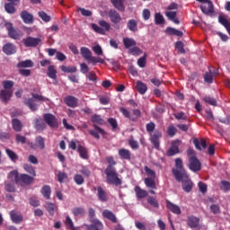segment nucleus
<instances>
[{
	"instance_id": "nucleus-30",
	"label": "nucleus",
	"mask_w": 230,
	"mask_h": 230,
	"mask_svg": "<svg viewBox=\"0 0 230 230\" xmlns=\"http://www.w3.org/2000/svg\"><path fill=\"white\" fill-rule=\"evenodd\" d=\"M144 182L146 188H149V190H157V185L155 184V178H146L144 180Z\"/></svg>"
},
{
	"instance_id": "nucleus-31",
	"label": "nucleus",
	"mask_w": 230,
	"mask_h": 230,
	"mask_svg": "<svg viewBox=\"0 0 230 230\" xmlns=\"http://www.w3.org/2000/svg\"><path fill=\"white\" fill-rule=\"evenodd\" d=\"M102 217H104V218H108V220H111V222H117L116 216L114 215V213H112V211L109 209H105L102 211Z\"/></svg>"
},
{
	"instance_id": "nucleus-17",
	"label": "nucleus",
	"mask_w": 230,
	"mask_h": 230,
	"mask_svg": "<svg viewBox=\"0 0 230 230\" xmlns=\"http://www.w3.org/2000/svg\"><path fill=\"white\" fill-rule=\"evenodd\" d=\"M162 136L163 134L159 131L150 134V141L156 150H159V137H162Z\"/></svg>"
},
{
	"instance_id": "nucleus-15",
	"label": "nucleus",
	"mask_w": 230,
	"mask_h": 230,
	"mask_svg": "<svg viewBox=\"0 0 230 230\" xmlns=\"http://www.w3.org/2000/svg\"><path fill=\"white\" fill-rule=\"evenodd\" d=\"M29 145L31 148H32V150H37V148H40V150H44V148L46 147L44 144V138L42 137H37L35 140V144L30 143Z\"/></svg>"
},
{
	"instance_id": "nucleus-39",
	"label": "nucleus",
	"mask_w": 230,
	"mask_h": 230,
	"mask_svg": "<svg viewBox=\"0 0 230 230\" xmlns=\"http://www.w3.org/2000/svg\"><path fill=\"white\" fill-rule=\"evenodd\" d=\"M49 78H51L52 80H57V69L54 66H49L48 67V73H47Z\"/></svg>"
},
{
	"instance_id": "nucleus-59",
	"label": "nucleus",
	"mask_w": 230,
	"mask_h": 230,
	"mask_svg": "<svg viewBox=\"0 0 230 230\" xmlns=\"http://www.w3.org/2000/svg\"><path fill=\"white\" fill-rule=\"evenodd\" d=\"M203 100H204V102H206V103H208L209 105L217 106V99H215L213 97L206 96V97H204Z\"/></svg>"
},
{
	"instance_id": "nucleus-32",
	"label": "nucleus",
	"mask_w": 230,
	"mask_h": 230,
	"mask_svg": "<svg viewBox=\"0 0 230 230\" xmlns=\"http://www.w3.org/2000/svg\"><path fill=\"white\" fill-rule=\"evenodd\" d=\"M41 194L44 199H49L51 197V187L49 185H44L41 188Z\"/></svg>"
},
{
	"instance_id": "nucleus-12",
	"label": "nucleus",
	"mask_w": 230,
	"mask_h": 230,
	"mask_svg": "<svg viewBox=\"0 0 230 230\" xmlns=\"http://www.w3.org/2000/svg\"><path fill=\"white\" fill-rule=\"evenodd\" d=\"M189 168L191 172H200L201 164L196 156L190 157Z\"/></svg>"
},
{
	"instance_id": "nucleus-34",
	"label": "nucleus",
	"mask_w": 230,
	"mask_h": 230,
	"mask_svg": "<svg viewBox=\"0 0 230 230\" xmlns=\"http://www.w3.org/2000/svg\"><path fill=\"white\" fill-rule=\"evenodd\" d=\"M137 89L139 94H145L148 91V87L141 81L137 82Z\"/></svg>"
},
{
	"instance_id": "nucleus-64",
	"label": "nucleus",
	"mask_w": 230,
	"mask_h": 230,
	"mask_svg": "<svg viewBox=\"0 0 230 230\" xmlns=\"http://www.w3.org/2000/svg\"><path fill=\"white\" fill-rule=\"evenodd\" d=\"M204 80L207 84H213V75L208 72L204 75Z\"/></svg>"
},
{
	"instance_id": "nucleus-7",
	"label": "nucleus",
	"mask_w": 230,
	"mask_h": 230,
	"mask_svg": "<svg viewBox=\"0 0 230 230\" xmlns=\"http://www.w3.org/2000/svg\"><path fill=\"white\" fill-rule=\"evenodd\" d=\"M92 30L100 35H105V33L111 30V24L102 20L99 21V26L95 23H92Z\"/></svg>"
},
{
	"instance_id": "nucleus-22",
	"label": "nucleus",
	"mask_w": 230,
	"mask_h": 230,
	"mask_svg": "<svg viewBox=\"0 0 230 230\" xmlns=\"http://www.w3.org/2000/svg\"><path fill=\"white\" fill-rule=\"evenodd\" d=\"M66 105H67V107H77L78 106V99H76V97L75 96H66L64 100Z\"/></svg>"
},
{
	"instance_id": "nucleus-49",
	"label": "nucleus",
	"mask_w": 230,
	"mask_h": 230,
	"mask_svg": "<svg viewBox=\"0 0 230 230\" xmlns=\"http://www.w3.org/2000/svg\"><path fill=\"white\" fill-rule=\"evenodd\" d=\"M61 71L64 73H76V66H61Z\"/></svg>"
},
{
	"instance_id": "nucleus-16",
	"label": "nucleus",
	"mask_w": 230,
	"mask_h": 230,
	"mask_svg": "<svg viewBox=\"0 0 230 230\" xmlns=\"http://www.w3.org/2000/svg\"><path fill=\"white\" fill-rule=\"evenodd\" d=\"M180 182H182V188L184 191H186L187 193H190V191H191V189L193 188V182H191V180L190 179V176L188 174L187 177L181 179Z\"/></svg>"
},
{
	"instance_id": "nucleus-50",
	"label": "nucleus",
	"mask_w": 230,
	"mask_h": 230,
	"mask_svg": "<svg viewBox=\"0 0 230 230\" xmlns=\"http://www.w3.org/2000/svg\"><path fill=\"white\" fill-rule=\"evenodd\" d=\"M119 111L123 114L125 118H128L131 119V121H136V119L134 117H130V111L127 110L126 108H119Z\"/></svg>"
},
{
	"instance_id": "nucleus-1",
	"label": "nucleus",
	"mask_w": 230,
	"mask_h": 230,
	"mask_svg": "<svg viewBox=\"0 0 230 230\" xmlns=\"http://www.w3.org/2000/svg\"><path fill=\"white\" fill-rule=\"evenodd\" d=\"M81 55L84 60L88 61V64H93V66H96L97 64H105V59L93 56V52H91V49L87 47L81 48Z\"/></svg>"
},
{
	"instance_id": "nucleus-60",
	"label": "nucleus",
	"mask_w": 230,
	"mask_h": 230,
	"mask_svg": "<svg viewBox=\"0 0 230 230\" xmlns=\"http://www.w3.org/2000/svg\"><path fill=\"white\" fill-rule=\"evenodd\" d=\"M58 182H64L65 181H67V174L66 172H59L58 173Z\"/></svg>"
},
{
	"instance_id": "nucleus-40",
	"label": "nucleus",
	"mask_w": 230,
	"mask_h": 230,
	"mask_svg": "<svg viewBox=\"0 0 230 230\" xmlns=\"http://www.w3.org/2000/svg\"><path fill=\"white\" fill-rule=\"evenodd\" d=\"M8 179L9 181H11V182H5V190L6 191H9L10 193L15 191V186H13L15 181L12 180V178H10V174L8 175Z\"/></svg>"
},
{
	"instance_id": "nucleus-10",
	"label": "nucleus",
	"mask_w": 230,
	"mask_h": 230,
	"mask_svg": "<svg viewBox=\"0 0 230 230\" xmlns=\"http://www.w3.org/2000/svg\"><path fill=\"white\" fill-rule=\"evenodd\" d=\"M40 42H42L40 38L27 37L23 39V44L26 48H37Z\"/></svg>"
},
{
	"instance_id": "nucleus-6",
	"label": "nucleus",
	"mask_w": 230,
	"mask_h": 230,
	"mask_svg": "<svg viewBox=\"0 0 230 230\" xmlns=\"http://www.w3.org/2000/svg\"><path fill=\"white\" fill-rule=\"evenodd\" d=\"M36 102H49V99L38 93H32V99H25L24 103L28 105L31 111H37L38 105Z\"/></svg>"
},
{
	"instance_id": "nucleus-5",
	"label": "nucleus",
	"mask_w": 230,
	"mask_h": 230,
	"mask_svg": "<svg viewBox=\"0 0 230 230\" xmlns=\"http://www.w3.org/2000/svg\"><path fill=\"white\" fill-rule=\"evenodd\" d=\"M3 85L5 90L0 92V100L6 103L12 98V94H13V92L11 90L13 87V82L4 81Z\"/></svg>"
},
{
	"instance_id": "nucleus-42",
	"label": "nucleus",
	"mask_w": 230,
	"mask_h": 230,
	"mask_svg": "<svg viewBox=\"0 0 230 230\" xmlns=\"http://www.w3.org/2000/svg\"><path fill=\"white\" fill-rule=\"evenodd\" d=\"M128 53L134 55L135 57H139L143 53V50L139 49V47L133 46L128 49Z\"/></svg>"
},
{
	"instance_id": "nucleus-13",
	"label": "nucleus",
	"mask_w": 230,
	"mask_h": 230,
	"mask_svg": "<svg viewBox=\"0 0 230 230\" xmlns=\"http://www.w3.org/2000/svg\"><path fill=\"white\" fill-rule=\"evenodd\" d=\"M93 128L94 129L89 130V135L93 136V137H95V139H100V136H105V130L96 126V124H93Z\"/></svg>"
},
{
	"instance_id": "nucleus-23",
	"label": "nucleus",
	"mask_w": 230,
	"mask_h": 230,
	"mask_svg": "<svg viewBox=\"0 0 230 230\" xmlns=\"http://www.w3.org/2000/svg\"><path fill=\"white\" fill-rule=\"evenodd\" d=\"M109 17L113 24H119L121 22V16L116 11H110Z\"/></svg>"
},
{
	"instance_id": "nucleus-51",
	"label": "nucleus",
	"mask_w": 230,
	"mask_h": 230,
	"mask_svg": "<svg viewBox=\"0 0 230 230\" xmlns=\"http://www.w3.org/2000/svg\"><path fill=\"white\" fill-rule=\"evenodd\" d=\"M145 172L148 176L147 179H155V172L154 170L148 168V166H146Z\"/></svg>"
},
{
	"instance_id": "nucleus-2",
	"label": "nucleus",
	"mask_w": 230,
	"mask_h": 230,
	"mask_svg": "<svg viewBox=\"0 0 230 230\" xmlns=\"http://www.w3.org/2000/svg\"><path fill=\"white\" fill-rule=\"evenodd\" d=\"M104 173L106 174V181L108 184H114L115 186L121 185V179L118 177V172H116L114 166L108 165Z\"/></svg>"
},
{
	"instance_id": "nucleus-62",
	"label": "nucleus",
	"mask_w": 230,
	"mask_h": 230,
	"mask_svg": "<svg viewBox=\"0 0 230 230\" xmlns=\"http://www.w3.org/2000/svg\"><path fill=\"white\" fill-rule=\"evenodd\" d=\"M167 134L168 136L173 137V136L177 134V128L174 126H169V128H167Z\"/></svg>"
},
{
	"instance_id": "nucleus-3",
	"label": "nucleus",
	"mask_w": 230,
	"mask_h": 230,
	"mask_svg": "<svg viewBox=\"0 0 230 230\" xmlns=\"http://www.w3.org/2000/svg\"><path fill=\"white\" fill-rule=\"evenodd\" d=\"M172 173L178 181H181V179H186L188 177L186 170H184V167H182V160L181 158L175 159V169H172Z\"/></svg>"
},
{
	"instance_id": "nucleus-43",
	"label": "nucleus",
	"mask_w": 230,
	"mask_h": 230,
	"mask_svg": "<svg viewBox=\"0 0 230 230\" xmlns=\"http://www.w3.org/2000/svg\"><path fill=\"white\" fill-rule=\"evenodd\" d=\"M13 128L16 132H21V130L22 128V123H21L19 119H13Z\"/></svg>"
},
{
	"instance_id": "nucleus-36",
	"label": "nucleus",
	"mask_w": 230,
	"mask_h": 230,
	"mask_svg": "<svg viewBox=\"0 0 230 230\" xmlns=\"http://www.w3.org/2000/svg\"><path fill=\"white\" fill-rule=\"evenodd\" d=\"M119 155L121 159L130 160V151L128 149L121 148L119 150Z\"/></svg>"
},
{
	"instance_id": "nucleus-61",
	"label": "nucleus",
	"mask_w": 230,
	"mask_h": 230,
	"mask_svg": "<svg viewBox=\"0 0 230 230\" xmlns=\"http://www.w3.org/2000/svg\"><path fill=\"white\" fill-rule=\"evenodd\" d=\"M25 172H28V173H30L31 175H33V177H35V169H33V166L30 165V164H25L23 166Z\"/></svg>"
},
{
	"instance_id": "nucleus-19",
	"label": "nucleus",
	"mask_w": 230,
	"mask_h": 230,
	"mask_svg": "<svg viewBox=\"0 0 230 230\" xmlns=\"http://www.w3.org/2000/svg\"><path fill=\"white\" fill-rule=\"evenodd\" d=\"M10 217L13 224H21L23 220L22 215L15 210L10 212Z\"/></svg>"
},
{
	"instance_id": "nucleus-4",
	"label": "nucleus",
	"mask_w": 230,
	"mask_h": 230,
	"mask_svg": "<svg viewBox=\"0 0 230 230\" xmlns=\"http://www.w3.org/2000/svg\"><path fill=\"white\" fill-rule=\"evenodd\" d=\"M9 179L15 181L16 184H31L33 179L27 174H21L17 171H13L9 173Z\"/></svg>"
},
{
	"instance_id": "nucleus-58",
	"label": "nucleus",
	"mask_w": 230,
	"mask_h": 230,
	"mask_svg": "<svg viewBox=\"0 0 230 230\" xmlns=\"http://www.w3.org/2000/svg\"><path fill=\"white\" fill-rule=\"evenodd\" d=\"M220 188L223 191H229L230 190V182L227 181H222Z\"/></svg>"
},
{
	"instance_id": "nucleus-46",
	"label": "nucleus",
	"mask_w": 230,
	"mask_h": 230,
	"mask_svg": "<svg viewBox=\"0 0 230 230\" xmlns=\"http://www.w3.org/2000/svg\"><path fill=\"white\" fill-rule=\"evenodd\" d=\"M18 67H33V61L27 59L18 64Z\"/></svg>"
},
{
	"instance_id": "nucleus-52",
	"label": "nucleus",
	"mask_w": 230,
	"mask_h": 230,
	"mask_svg": "<svg viewBox=\"0 0 230 230\" xmlns=\"http://www.w3.org/2000/svg\"><path fill=\"white\" fill-rule=\"evenodd\" d=\"M155 24H163L164 22V17L161 13H156L155 14Z\"/></svg>"
},
{
	"instance_id": "nucleus-38",
	"label": "nucleus",
	"mask_w": 230,
	"mask_h": 230,
	"mask_svg": "<svg viewBox=\"0 0 230 230\" xmlns=\"http://www.w3.org/2000/svg\"><path fill=\"white\" fill-rule=\"evenodd\" d=\"M113 6L119 12L125 11V5L123 4V0H111Z\"/></svg>"
},
{
	"instance_id": "nucleus-37",
	"label": "nucleus",
	"mask_w": 230,
	"mask_h": 230,
	"mask_svg": "<svg viewBox=\"0 0 230 230\" xmlns=\"http://www.w3.org/2000/svg\"><path fill=\"white\" fill-rule=\"evenodd\" d=\"M97 195H98L99 200H101L102 202H106L107 193L105 192V190H103L102 187L97 188Z\"/></svg>"
},
{
	"instance_id": "nucleus-55",
	"label": "nucleus",
	"mask_w": 230,
	"mask_h": 230,
	"mask_svg": "<svg viewBox=\"0 0 230 230\" xmlns=\"http://www.w3.org/2000/svg\"><path fill=\"white\" fill-rule=\"evenodd\" d=\"M36 130H44L46 128V124L42 119L37 120L35 123Z\"/></svg>"
},
{
	"instance_id": "nucleus-25",
	"label": "nucleus",
	"mask_w": 230,
	"mask_h": 230,
	"mask_svg": "<svg viewBox=\"0 0 230 230\" xmlns=\"http://www.w3.org/2000/svg\"><path fill=\"white\" fill-rule=\"evenodd\" d=\"M77 152L81 159H89V152L87 148L82 145L77 146Z\"/></svg>"
},
{
	"instance_id": "nucleus-14",
	"label": "nucleus",
	"mask_w": 230,
	"mask_h": 230,
	"mask_svg": "<svg viewBox=\"0 0 230 230\" xmlns=\"http://www.w3.org/2000/svg\"><path fill=\"white\" fill-rule=\"evenodd\" d=\"M181 145V140H174L171 144V147L167 151V155L172 156L175 154H179V146Z\"/></svg>"
},
{
	"instance_id": "nucleus-28",
	"label": "nucleus",
	"mask_w": 230,
	"mask_h": 230,
	"mask_svg": "<svg viewBox=\"0 0 230 230\" xmlns=\"http://www.w3.org/2000/svg\"><path fill=\"white\" fill-rule=\"evenodd\" d=\"M122 42H123L124 47L126 48V49H129L131 48H134V46H136V44H137V42L134 39L128 38V37L123 38Z\"/></svg>"
},
{
	"instance_id": "nucleus-48",
	"label": "nucleus",
	"mask_w": 230,
	"mask_h": 230,
	"mask_svg": "<svg viewBox=\"0 0 230 230\" xmlns=\"http://www.w3.org/2000/svg\"><path fill=\"white\" fill-rule=\"evenodd\" d=\"M4 9L7 13H15V6L12 3L5 4Z\"/></svg>"
},
{
	"instance_id": "nucleus-21",
	"label": "nucleus",
	"mask_w": 230,
	"mask_h": 230,
	"mask_svg": "<svg viewBox=\"0 0 230 230\" xmlns=\"http://www.w3.org/2000/svg\"><path fill=\"white\" fill-rule=\"evenodd\" d=\"M21 18L25 24H33V15L28 13V11H22L21 13Z\"/></svg>"
},
{
	"instance_id": "nucleus-45",
	"label": "nucleus",
	"mask_w": 230,
	"mask_h": 230,
	"mask_svg": "<svg viewBox=\"0 0 230 230\" xmlns=\"http://www.w3.org/2000/svg\"><path fill=\"white\" fill-rule=\"evenodd\" d=\"M92 49H93V53H95V55H97V57H102V55H103V49H102V46H100L98 44L93 46Z\"/></svg>"
},
{
	"instance_id": "nucleus-27",
	"label": "nucleus",
	"mask_w": 230,
	"mask_h": 230,
	"mask_svg": "<svg viewBox=\"0 0 230 230\" xmlns=\"http://www.w3.org/2000/svg\"><path fill=\"white\" fill-rule=\"evenodd\" d=\"M88 230H102L103 229V224L98 219H93L91 226H87Z\"/></svg>"
},
{
	"instance_id": "nucleus-29",
	"label": "nucleus",
	"mask_w": 230,
	"mask_h": 230,
	"mask_svg": "<svg viewBox=\"0 0 230 230\" xmlns=\"http://www.w3.org/2000/svg\"><path fill=\"white\" fill-rule=\"evenodd\" d=\"M165 15L169 21L174 22V24H179V19L177 18V13L173 11H167L165 12Z\"/></svg>"
},
{
	"instance_id": "nucleus-20",
	"label": "nucleus",
	"mask_w": 230,
	"mask_h": 230,
	"mask_svg": "<svg viewBox=\"0 0 230 230\" xmlns=\"http://www.w3.org/2000/svg\"><path fill=\"white\" fill-rule=\"evenodd\" d=\"M166 208L174 215H181V207L172 203L170 200H166Z\"/></svg>"
},
{
	"instance_id": "nucleus-24",
	"label": "nucleus",
	"mask_w": 230,
	"mask_h": 230,
	"mask_svg": "<svg viewBox=\"0 0 230 230\" xmlns=\"http://www.w3.org/2000/svg\"><path fill=\"white\" fill-rule=\"evenodd\" d=\"M3 51L5 53V55H13L17 51V49L15 46L12 43H7L4 45Z\"/></svg>"
},
{
	"instance_id": "nucleus-26",
	"label": "nucleus",
	"mask_w": 230,
	"mask_h": 230,
	"mask_svg": "<svg viewBox=\"0 0 230 230\" xmlns=\"http://www.w3.org/2000/svg\"><path fill=\"white\" fill-rule=\"evenodd\" d=\"M194 146L197 150H206L208 148V144L206 143V139L202 138L200 141L197 138L193 140Z\"/></svg>"
},
{
	"instance_id": "nucleus-54",
	"label": "nucleus",
	"mask_w": 230,
	"mask_h": 230,
	"mask_svg": "<svg viewBox=\"0 0 230 230\" xmlns=\"http://www.w3.org/2000/svg\"><path fill=\"white\" fill-rule=\"evenodd\" d=\"M45 208L47 211H49V215H55V204L53 203H46Z\"/></svg>"
},
{
	"instance_id": "nucleus-35",
	"label": "nucleus",
	"mask_w": 230,
	"mask_h": 230,
	"mask_svg": "<svg viewBox=\"0 0 230 230\" xmlns=\"http://www.w3.org/2000/svg\"><path fill=\"white\" fill-rule=\"evenodd\" d=\"M92 122L94 123V125H105V120L102 118V116L98 114H94L91 117Z\"/></svg>"
},
{
	"instance_id": "nucleus-47",
	"label": "nucleus",
	"mask_w": 230,
	"mask_h": 230,
	"mask_svg": "<svg viewBox=\"0 0 230 230\" xmlns=\"http://www.w3.org/2000/svg\"><path fill=\"white\" fill-rule=\"evenodd\" d=\"M38 15L42 21H44V22H49L51 21V17L48 15L44 11L39 12Z\"/></svg>"
},
{
	"instance_id": "nucleus-63",
	"label": "nucleus",
	"mask_w": 230,
	"mask_h": 230,
	"mask_svg": "<svg viewBox=\"0 0 230 230\" xmlns=\"http://www.w3.org/2000/svg\"><path fill=\"white\" fill-rule=\"evenodd\" d=\"M5 152L12 161L14 162L17 159V155L13 151L10 149H5Z\"/></svg>"
},
{
	"instance_id": "nucleus-57",
	"label": "nucleus",
	"mask_w": 230,
	"mask_h": 230,
	"mask_svg": "<svg viewBox=\"0 0 230 230\" xmlns=\"http://www.w3.org/2000/svg\"><path fill=\"white\" fill-rule=\"evenodd\" d=\"M72 213L75 217H80V216L84 215V213H85V211L82 208H73Z\"/></svg>"
},
{
	"instance_id": "nucleus-56",
	"label": "nucleus",
	"mask_w": 230,
	"mask_h": 230,
	"mask_svg": "<svg viewBox=\"0 0 230 230\" xmlns=\"http://www.w3.org/2000/svg\"><path fill=\"white\" fill-rule=\"evenodd\" d=\"M147 202L150 204V206H153V208H159V202L154 197H148Z\"/></svg>"
},
{
	"instance_id": "nucleus-41",
	"label": "nucleus",
	"mask_w": 230,
	"mask_h": 230,
	"mask_svg": "<svg viewBox=\"0 0 230 230\" xmlns=\"http://www.w3.org/2000/svg\"><path fill=\"white\" fill-rule=\"evenodd\" d=\"M65 226H66L68 229L78 230V228L75 226V224L73 223V219H71L69 216L66 217Z\"/></svg>"
},
{
	"instance_id": "nucleus-44",
	"label": "nucleus",
	"mask_w": 230,
	"mask_h": 230,
	"mask_svg": "<svg viewBox=\"0 0 230 230\" xmlns=\"http://www.w3.org/2000/svg\"><path fill=\"white\" fill-rule=\"evenodd\" d=\"M128 28L130 31H137V22L136 20H129L128 22Z\"/></svg>"
},
{
	"instance_id": "nucleus-8",
	"label": "nucleus",
	"mask_w": 230,
	"mask_h": 230,
	"mask_svg": "<svg viewBox=\"0 0 230 230\" xmlns=\"http://www.w3.org/2000/svg\"><path fill=\"white\" fill-rule=\"evenodd\" d=\"M201 4L200 9L206 15L213 13V3L209 0H196Z\"/></svg>"
},
{
	"instance_id": "nucleus-9",
	"label": "nucleus",
	"mask_w": 230,
	"mask_h": 230,
	"mask_svg": "<svg viewBox=\"0 0 230 230\" xmlns=\"http://www.w3.org/2000/svg\"><path fill=\"white\" fill-rule=\"evenodd\" d=\"M5 28L8 31V33L11 39L17 40L22 37V31H16L15 29H13V25L12 24V22H5Z\"/></svg>"
},
{
	"instance_id": "nucleus-18",
	"label": "nucleus",
	"mask_w": 230,
	"mask_h": 230,
	"mask_svg": "<svg viewBox=\"0 0 230 230\" xmlns=\"http://www.w3.org/2000/svg\"><path fill=\"white\" fill-rule=\"evenodd\" d=\"M200 219L195 216H189L187 218V224L190 229H195V227H199V224Z\"/></svg>"
},
{
	"instance_id": "nucleus-33",
	"label": "nucleus",
	"mask_w": 230,
	"mask_h": 230,
	"mask_svg": "<svg viewBox=\"0 0 230 230\" xmlns=\"http://www.w3.org/2000/svg\"><path fill=\"white\" fill-rule=\"evenodd\" d=\"M135 193H136L137 199H145V197H146L148 195V192L146 190L141 189V187H139V186L135 187Z\"/></svg>"
},
{
	"instance_id": "nucleus-11",
	"label": "nucleus",
	"mask_w": 230,
	"mask_h": 230,
	"mask_svg": "<svg viewBox=\"0 0 230 230\" xmlns=\"http://www.w3.org/2000/svg\"><path fill=\"white\" fill-rule=\"evenodd\" d=\"M47 125L52 128H58V120L53 116V114L47 113L43 116Z\"/></svg>"
},
{
	"instance_id": "nucleus-53",
	"label": "nucleus",
	"mask_w": 230,
	"mask_h": 230,
	"mask_svg": "<svg viewBox=\"0 0 230 230\" xmlns=\"http://www.w3.org/2000/svg\"><path fill=\"white\" fill-rule=\"evenodd\" d=\"M218 21H219L220 24H222L224 27H226V30L229 29L230 23H229V21H227V19H226V17L219 16Z\"/></svg>"
}]
</instances>
